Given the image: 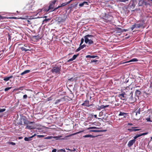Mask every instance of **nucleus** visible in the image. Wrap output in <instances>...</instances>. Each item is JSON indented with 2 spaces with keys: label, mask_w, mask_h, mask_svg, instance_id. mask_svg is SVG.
<instances>
[{
  "label": "nucleus",
  "mask_w": 152,
  "mask_h": 152,
  "mask_svg": "<svg viewBox=\"0 0 152 152\" xmlns=\"http://www.w3.org/2000/svg\"><path fill=\"white\" fill-rule=\"evenodd\" d=\"M98 57L97 56H91L90 55H88L86 56V58H94Z\"/></svg>",
  "instance_id": "dca6fc26"
},
{
  "label": "nucleus",
  "mask_w": 152,
  "mask_h": 152,
  "mask_svg": "<svg viewBox=\"0 0 152 152\" xmlns=\"http://www.w3.org/2000/svg\"><path fill=\"white\" fill-rule=\"evenodd\" d=\"M135 140L134 139L130 140L128 144V146L129 147H131L133 145L134 143H135Z\"/></svg>",
  "instance_id": "9d476101"
},
{
  "label": "nucleus",
  "mask_w": 152,
  "mask_h": 152,
  "mask_svg": "<svg viewBox=\"0 0 152 152\" xmlns=\"http://www.w3.org/2000/svg\"><path fill=\"white\" fill-rule=\"evenodd\" d=\"M12 88L11 87H8V88H5L4 89V91H6L8 90H10V89H11Z\"/></svg>",
  "instance_id": "c9c22d12"
},
{
  "label": "nucleus",
  "mask_w": 152,
  "mask_h": 152,
  "mask_svg": "<svg viewBox=\"0 0 152 152\" xmlns=\"http://www.w3.org/2000/svg\"><path fill=\"white\" fill-rule=\"evenodd\" d=\"M27 48H25L24 47H22L21 48H20V49H21L22 50V51H28V50H29L28 49H27Z\"/></svg>",
  "instance_id": "5701e85b"
},
{
  "label": "nucleus",
  "mask_w": 152,
  "mask_h": 152,
  "mask_svg": "<svg viewBox=\"0 0 152 152\" xmlns=\"http://www.w3.org/2000/svg\"><path fill=\"white\" fill-rule=\"evenodd\" d=\"M132 91H131L130 92V94H132L131 95L130 98H129V101H131V103H133L134 102V100H133V99H132Z\"/></svg>",
  "instance_id": "4be33fe9"
},
{
  "label": "nucleus",
  "mask_w": 152,
  "mask_h": 152,
  "mask_svg": "<svg viewBox=\"0 0 152 152\" xmlns=\"http://www.w3.org/2000/svg\"><path fill=\"white\" fill-rule=\"evenodd\" d=\"M85 39V42L86 43H88L89 45L93 44L94 42L93 41L94 37L93 35L87 34L84 37Z\"/></svg>",
  "instance_id": "f257e3e1"
},
{
  "label": "nucleus",
  "mask_w": 152,
  "mask_h": 152,
  "mask_svg": "<svg viewBox=\"0 0 152 152\" xmlns=\"http://www.w3.org/2000/svg\"><path fill=\"white\" fill-rule=\"evenodd\" d=\"M8 143L9 144H11L13 145H15V142H8Z\"/></svg>",
  "instance_id": "e433bc0d"
},
{
  "label": "nucleus",
  "mask_w": 152,
  "mask_h": 152,
  "mask_svg": "<svg viewBox=\"0 0 152 152\" xmlns=\"http://www.w3.org/2000/svg\"><path fill=\"white\" fill-rule=\"evenodd\" d=\"M91 115L92 116H93V114H92ZM94 117H95V118H97V115H94Z\"/></svg>",
  "instance_id": "052dcab7"
},
{
  "label": "nucleus",
  "mask_w": 152,
  "mask_h": 152,
  "mask_svg": "<svg viewBox=\"0 0 152 152\" xmlns=\"http://www.w3.org/2000/svg\"><path fill=\"white\" fill-rule=\"evenodd\" d=\"M30 72V70H26L22 72L20 74V75H23L25 74L29 73Z\"/></svg>",
  "instance_id": "6ab92c4d"
},
{
  "label": "nucleus",
  "mask_w": 152,
  "mask_h": 152,
  "mask_svg": "<svg viewBox=\"0 0 152 152\" xmlns=\"http://www.w3.org/2000/svg\"><path fill=\"white\" fill-rule=\"evenodd\" d=\"M143 26V24L140 23H139L138 24H136L135 23L132 26V27L131 28V31H132L134 28H139L140 27H142Z\"/></svg>",
  "instance_id": "423d86ee"
},
{
  "label": "nucleus",
  "mask_w": 152,
  "mask_h": 152,
  "mask_svg": "<svg viewBox=\"0 0 152 152\" xmlns=\"http://www.w3.org/2000/svg\"><path fill=\"white\" fill-rule=\"evenodd\" d=\"M24 46L25 47H28V48H30V47L27 44H25L24 45Z\"/></svg>",
  "instance_id": "a18cd8bd"
},
{
  "label": "nucleus",
  "mask_w": 152,
  "mask_h": 152,
  "mask_svg": "<svg viewBox=\"0 0 152 152\" xmlns=\"http://www.w3.org/2000/svg\"><path fill=\"white\" fill-rule=\"evenodd\" d=\"M81 132V131L78 132H77L76 133H74L73 135H75V134H78L80 133Z\"/></svg>",
  "instance_id": "bf43d9fd"
},
{
  "label": "nucleus",
  "mask_w": 152,
  "mask_h": 152,
  "mask_svg": "<svg viewBox=\"0 0 152 152\" xmlns=\"http://www.w3.org/2000/svg\"><path fill=\"white\" fill-rule=\"evenodd\" d=\"M140 129H135V128L133 129V131H137L140 130Z\"/></svg>",
  "instance_id": "09e8293b"
},
{
  "label": "nucleus",
  "mask_w": 152,
  "mask_h": 152,
  "mask_svg": "<svg viewBox=\"0 0 152 152\" xmlns=\"http://www.w3.org/2000/svg\"><path fill=\"white\" fill-rule=\"evenodd\" d=\"M35 135H32L31 136V137H25L24 138V140L25 141H29L31 140V138L33 137Z\"/></svg>",
  "instance_id": "4468645a"
},
{
  "label": "nucleus",
  "mask_w": 152,
  "mask_h": 152,
  "mask_svg": "<svg viewBox=\"0 0 152 152\" xmlns=\"http://www.w3.org/2000/svg\"><path fill=\"white\" fill-rule=\"evenodd\" d=\"M84 5V4L83 2L79 4V6L80 7H82Z\"/></svg>",
  "instance_id": "37998d69"
},
{
  "label": "nucleus",
  "mask_w": 152,
  "mask_h": 152,
  "mask_svg": "<svg viewBox=\"0 0 152 152\" xmlns=\"http://www.w3.org/2000/svg\"><path fill=\"white\" fill-rule=\"evenodd\" d=\"M148 115H149L148 117H149L151 118H152V111L148 113Z\"/></svg>",
  "instance_id": "bb28decb"
},
{
  "label": "nucleus",
  "mask_w": 152,
  "mask_h": 152,
  "mask_svg": "<svg viewBox=\"0 0 152 152\" xmlns=\"http://www.w3.org/2000/svg\"><path fill=\"white\" fill-rule=\"evenodd\" d=\"M83 137L86 138V137H91L93 138L95 137L94 136H93L91 134H87L85 135H84L83 136Z\"/></svg>",
  "instance_id": "aec40b11"
},
{
  "label": "nucleus",
  "mask_w": 152,
  "mask_h": 152,
  "mask_svg": "<svg viewBox=\"0 0 152 152\" xmlns=\"http://www.w3.org/2000/svg\"><path fill=\"white\" fill-rule=\"evenodd\" d=\"M56 2V0H54L50 2V4L48 7V10H45V11L46 12H50L56 10H57L55 9V8H54V5Z\"/></svg>",
  "instance_id": "7ed1b4c3"
},
{
  "label": "nucleus",
  "mask_w": 152,
  "mask_h": 152,
  "mask_svg": "<svg viewBox=\"0 0 152 152\" xmlns=\"http://www.w3.org/2000/svg\"><path fill=\"white\" fill-rule=\"evenodd\" d=\"M90 62L91 63L95 62V64H96V63L98 64L99 63V62L98 60L92 59V60H91Z\"/></svg>",
  "instance_id": "b1692460"
},
{
  "label": "nucleus",
  "mask_w": 152,
  "mask_h": 152,
  "mask_svg": "<svg viewBox=\"0 0 152 152\" xmlns=\"http://www.w3.org/2000/svg\"><path fill=\"white\" fill-rule=\"evenodd\" d=\"M79 54H77V55H74L73 56L72 58L74 60L78 56Z\"/></svg>",
  "instance_id": "a878e982"
},
{
  "label": "nucleus",
  "mask_w": 152,
  "mask_h": 152,
  "mask_svg": "<svg viewBox=\"0 0 152 152\" xmlns=\"http://www.w3.org/2000/svg\"><path fill=\"white\" fill-rule=\"evenodd\" d=\"M82 105L83 106H85L87 107H89L93 105L92 104H90L88 100H86L85 101L84 103H83Z\"/></svg>",
  "instance_id": "0eeeda50"
},
{
  "label": "nucleus",
  "mask_w": 152,
  "mask_h": 152,
  "mask_svg": "<svg viewBox=\"0 0 152 152\" xmlns=\"http://www.w3.org/2000/svg\"><path fill=\"white\" fill-rule=\"evenodd\" d=\"M83 3H84V5H88V3L87 2L84 1V2H83Z\"/></svg>",
  "instance_id": "864d4df0"
},
{
  "label": "nucleus",
  "mask_w": 152,
  "mask_h": 152,
  "mask_svg": "<svg viewBox=\"0 0 152 152\" xmlns=\"http://www.w3.org/2000/svg\"><path fill=\"white\" fill-rule=\"evenodd\" d=\"M108 106H109V105L104 106V107H103V108H105L106 107H108Z\"/></svg>",
  "instance_id": "680f3d73"
},
{
  "label": "nucleus",
  "mask_w": 152,
  "mask_h": 152,
  "mask_svg": "<svg viewBox=\"0 0 152 152\" xmlns=\"http://www.w3.org/2000/svg\"><path fill=\"white\" fill-rule=\"evenodd\" d=\"M138 61V60L136 58H134L129 60V61L126 62L125 63H129L132 62H136Z\"/></svg>",
  "instance_id": "f3484780"
},
{
  "label": "nucleus",
  "mask_w": 152,
  "mask_h": 152,
  "mask_svg": "<svg viewBox=\"0 0 152 152\" xmlns=\"http://www.w3.org/2000/svg\"><path fill=\"white\" fill-rule=\"evenodd\" d=\"M30 124H27L26 129H34V126L32 125H30Z\"/></svg>",
  "instance_id": "ddd939ff"
},
{
  "label": "nucleus",
  "mask_w": 152,
  "mask_h": 152,
  "mask_svg": "<svg viewBox=\"0 0 152 152\" xmlns=\"http://www.w3.org/2000/svg\"><path fill=\"white\" fill-rule=\"evenodd\" d=\"M133 125L132 124H130V123H129L128 124V125Z\"/></svg>",
  "instance_id": "69168bd1"
},
{
  "label": "nucleus",
  "mask_w": 152,
  "mask_h": 152,
  "mask_svg": "<svg viewBox=\"0 0 152 152\" xmlns=\"http://www.w3.org/2000/svg\"><path fill=\"white\" fill-rule=\"evenodd\" d=\"M99 128H97L95 126H92V127H90L88 128V129H98Z\"/></svg>",
  "instance_id": "393cba45"
},
{
  "label": "nucleus",
  "mask_w": 152,
  "mask_h": 152,
  "mask_svg": "<svg viewBox=\"0 0 152 152\" xmlns=\"http://www.w3.org/2000/svg\"><path fill=\"white\" fill-rule=\"evenodd\" d=\"M61 69V65H56L51 69V72L53 74H60Z\"/></svg>",
  "instance_id": "f03ea898"
},
{
  "label": "nucleus",
  "mask_w": 152,
  "mask_h": 152,
  "mask_svg": "<svg viewBox=\"0 0 152 152\" xmlns=\"http://www.w3.org/2000/svg\"><path fill=\"white\" fill-rule=\"evenodd\" d=\"M12 75H11L9 77H5L4 78L3 80L5 81H8L10 79L12 78Z\"/></svg>",
  "instance_id": "9b49d317"
},
{
  "label": "nucleus",
  "mask_w": 152,
  "mask_h": 152,
  "mask_svg": "<svg viewBox=\"0 0 152 152\" xmlns=\"http://www.w3.org/2000/svg\"><path fill=\"white\" fill-rule=\"evenodd\" d=\"M5 18H6L5 17L0 15V20L4 19Z\"/></svg>",
  "instance_id": "c03bdc74"
},
{
  "label": "nucleus",
  "mask_w": 152,
  "mask_h": 152,
  "mask_svg": "<svg viewBox=\"0 0 152 152\" xmlns=\"http://www.w3.org/2000/svg\"><path fill=\"white\" fill-rule=\"evenodd\" d=\"M151 118H150L149 117H148V118H146V120L147 121V122H152V121L151 120Z\"/></svg>",
  "instance_id": "c756f323"
},
{
  "label": "nucleus",
  "mask_w": 152,
  "mask_h": 152,
  "mask_svg": "<svg viewBox=\"0 0 152 152\" xmlns=\"http://www.w3.org/2000/svg\"><path fill=\"white\" fill-rule=\"evenodd\" d=\"M151 139L152 140V137H151Z\"/></svg>",
  "instance_id": "774afa93"
},
{
  "label": "nucleus",
  "mask_w": 152,
  "mask_h": 152,
  "mask_svg": "<svg viewBox=\"0 0 152 152\" xmlns=\"http://www.w3.org/2000/svg\"><path fill=\"white\" fill-rule=\"evenodd\" d=\"M81 49L80 48V47H79L76 50V51L78 52L81 50Z\"/></svg>",
  "instance_id": "8fccbe9b"
},
{
  "label": "nucleus",
  "mask_w": 152,
  "mask_h": 152,
  "mask_svg": "<svg viewBox=\"0 0 152 152\" xmlns=\"http://www.w3.org/2000/svg\"><path fill=\"white\" fill-rule=\"evenodd\" d=\"M23 121L21 120V121L19 122V124L20 125H23L22 122Z\"/></svg>",
  "instance_id": "6e6d98bb"
},
{
  "label": "nucleus",
  "mask_w": 152,
  "mask_h": 152,
  "mask_svg": "<svg viewBox=\"0 0 152 152\" xmlns=\"http://www.w3.org/2000/svg\"><path fill=\"white\" fill-rule=\"evenodd\" d=\"M137 128V127H132V129H128V130L130 132H132L133 131V129H134Z\"/></svg>",
  "instance_id": "c85d7f7f"
},
{
  "label": "nucleus",
  "mask_w": 152,
  "mask_h": 152,
  "mask_svg": "<svg viewBox=\"0 0 152 152\" xmlns=\"http://www.w3.org/2000/svg\"><path fill=\"white\" fill-rule=\"evenodd\" d=\"M84 39H83V38H82L81 39V42H80V45H82L83 43V42H84Z\"/></svg>",
  "instance_id": "ea45409f"
},
{
  "label": "nucleus",
  "mask_w": 152,
  "mask_h": 152,
  "mask_svg": "<svg viewBox=\"0 0 152 152\" xmlns=\"http://www.w3.org/2000/svg\"><path fill=\"white\" fill-rule=\"evenodd\" d=\"M128 1V0H120L119 1L120 2H125L126 1Z\"/></svg>",
  "instance_id": "3c124183"
},
{
  "label": "nucleus",
  "mask_w": 152,
  "mask_h": 152,
  "mask_svg": "<svg viewBox=\"0 0 152 152\" xmlns=\"http://www.w3.org/2000/svg\"><path fill=\"white\" fill-rule=\"evenodd\" d=\"M108 106H109V105L104 106V107H103V108H105L106 107H108Z\"/></svg>",
  "instance_id": "e2e57ef3"
},
{
  "label": "nucleus",
  "mask_w": 152,
  "mask_h": 152,
  "mask_svg": "<svg viewBox=\"0 0 152 152\" xmlns=\"http://www.w3.org/2000/svg\"><path fill=\"white\" fill-rule=\"evenodd\" d=\"M27 95L26 94L24 95L23 96V98L24 99H26L27 98Z\"/></svg>",
  "instance_id": "de8ad7c7"
},
{
  "label": "nucleus",
  "mask_w": 152,
  "mask_h": 152,
  "mask_svg": "<svg viewBox=\"0 0 152 152\" xmlns=\"http://www.w3.org/2000/svg\"><path fill=\"white\" fill-rule=\"evenodd\" d=\"M104 105H102L101 106V107L102 108V109H103V107H104Z\"/></svg>",
  "instance_id": "0e129e2a"
},
{
  "label": "nucleus",
  "mask_w": 152,
  "mask_h": 152,
  "mask_svg": "<svg viewBox=\"0 0 152 152\" xmlns=\"http://www.w3.org/2000/svg\"><path fill=\"white\" fill-rule=\"evenodd\" d=\"M126 95V94L124 92L121 94H119L118 95V97H120L121 99L124 100H125L126 98V97L125 96Z\"/></svg>",
  "instance_id": "6e6552de"
},
{
  "label": "nucleus",
  "mask_w": 152,
  "mask_h": 152,
  "mask_svg": "<svg viewBox=\"0 0 152 152\" xmlns=\"http://www.w3.org/2000/svg\"><path fill=\"white\" fill-rule=\"evenodd\" d=\"M56 149H53L52 152H56Z\"/></svg>",
  "instance_id": "13d9d810"
},
{
  "label": "nucleus",
  "mask_w": 152,
  "mask_h": 152,
  "mask_svg": "<svg viewBox=\"0 0 152 152\" xmlns=\"http://www.w3.org/2000/svg\"><path fill=\"white\" fill-rule=\"evenodd\" d=\"M25 22L26 23H27V24H31V21H29V20H25Z\"/></svg>",
  "instance_id": "2f4dec72"
},
{
  "label": "nucleus",
  "mask_w": 152,
  "mask_h": 152,
  "mask_svg": "<svg viewBox=\"0 0 152 152\" xmlns=\"http://www.w3.org/2000/svg\"><path fill=\"white\" fill-rule=\"evenodd\" d=\"M52 136H48L45 138V139H51L52 138Z\"/></svg>",
  "instance_id": "72a5a7b5"
},
{
  "label": "nucleus",
  "mask_w": 152,
  "mask_h": 152,
  "mask_svg": "<svg viewBox=\"0 0 152 152\" xmlns=\"http://www.w3.org/2000/svg\"><path fill=\"white\" fill-rule=\"evenodd\" d=\"M61 151L62 152H66L65 149H61L58 150V152H60Z\"/></svg>",
  "instance_id": "58836bf2"
},
{
  "label": "nucleus",
  "mask_w": 152,
  "mask_h": 152,
  "mask_svg": "<svg viewBox=\"0 0 152 152\" xmlns=\"http://www.w3.org/2000/svg\"><path fill=\"white\" fill-rule=\"evenodd\" d=\"M78 4V2L75 3L74 4H73V6H72V7H76L77 6V5ZM71 5H73V4H71Z\"/></svg>",
  "instance_id": "473e14b6"
},
{
  "label": "nucleus",
  "mask_w": 152,
  "mask_h": 152,
  "mask_svg": "<svg viewBox=\"0 0 152 152\" xmlns=\"http://www.w3.org/2000/svg\"><path fill=\"white\" fill-rule=\"evenodd\" d=\"M37 137H38V138L44 137V135H37Z\"/></svg>",
  "instance_id": "a19ab883"
},
{
  "label": "nucleus",
  "mask_w": 152,
  "mask_h": 152,
  "mask_svg": "<svg viewBox=\"0 0 152 152\" xmlns=\"http://www.w3.org/2000/svg\"><path fill=\"white\" fill-rule=\"evenodd\" d=\"M44 17V18H46V17H47V16H45Z\"/></svg>",
  "instance_id": "338daca9"
},
{
  "label": "nucleus",
  "mask_w": 152,
  "mask_h": 152,
  "mask_svg": "<svg viewBox=\"0 0 152 152\" xmlns=\"http://www.w3.org/2000/svg\"><path fill=\"white\" fill-rule=\"evenodd\" d=\"M106 131V130H90V132H105Z\"/></svg>",
  "instance_id": "a211bd4d"
},
{
  "label": "nucleus",
  "mask_w": 152,
  "mask_h": 152,
  "mask_svg": "<svg viewBox=\"0 0 152 152\" xmlns=\"http://www.w3.org/2000/svg\"><path fill=\"white\" fill-rule=\"evenodd\" d=\"M57 20L59 22H63L65 21L64 19L63 18L61 17L60 16L58 17Z\"/></svg>",
  "instance_id": "f8f14e48"
},
{
  "label": "nucleus",
  "mask_w": 152,
  "mask_h": 152,
  "mask_svg": "<svg viewBox=\"0 0 152 152\" xmlns=\"http://www.w3.org/2000/svg\"><path fill=\"white\" fill-rule=\"evenodd\" d=\"M74 60L72 59V58L69 59L68 61H67L68 62H70V61H73Z\"/></svg>",
  "instance_id": "5fc2aeb1"
},
{
  "label": "nucleus",
  "mask_w": 152,
  "mask_h": 152,
  "mask_svg": "<svg viewBox=\"0 0 152 152\" xmlns=\"http://www.w3.org/2000/svg\"><path fill=\"white\" fill-rule=\"evenodd\" d=\"M21 120L23 121L24 124L26 125L28 124H34V121L30 122L26 119V118H22Z\"/></svg>",
  "instance_id": "39448f33"
},
{
  "label": "nucleus",
  "mask_w": 152,
  "mask_h": 152,
  "mask_svg": "<svg viewBox=\"0 0 152 152\" xmlns=\"http://www.w3.org/2000/svg\"><path fill=\"white\" fill-rule=\"evenodd\" d=\"M148 134V132H146V133H144L142 134H137L134 137V140H136V139L140 136L143 135H144L147 134Z\"/></svg>",
  "instance_id": "1a4fd4ad"
},
{
  "label": "nucleus",
  "mask_w": 152,
  "mask_h": 152,
  "mask_svg": "<svg viewBox=\"0 0 152 152\" xmlns=\"http://www.w3.org/2000/svg\"><path fill=\"white\" fill-rule=\"evenodd\" d=\"M68 80L70 81H73L74 80H75V81H76V80H75V79H73L72 77L70 78V79H68Z\"/></svg>",
  "instance_id": "7c9ffc66"
},
{
  "label": "nucleus",
  "mask_w": 152,
  "mask_h": 152,
  "mask_svg": "<svg viewBox=\"0 0 152 152\" xmlns=\"http://www.w3.org/2000/svg\"><path fill=\"white\" fill-rule=\"evenodd\" d=\"M50 20V18H48V19H45L43 21L44 22H45L46 23L48 21Z\"/></svg>",
  "instance_id": "79ce46f5"
},
{
  "label": "nucleus",
  "mask_w": 152,
  "mask_h": 152,
  "mask_svg": "<svg viewBox=\"0 0 152 152\" xmlns=\"http://www.w3.org/2000/svg\"><path fill=\"white\" fill-rule=\"evenodd\" d=\"M10 18H11V19H24L23 18L21 17L17 18V17H13Z\"/></svg>",
  "instance_id": "cd10ccee"
},
{
  "label": "nucleus",
  "mask_w": 152,
  "mask_h": 152,
  "mask_svg": "<svg viewBox=\"0 0 152 152\" xmlns=\"http://www.w3.org/2000/svg\"><path fill=\"white\" fill-rule=\"evenodd\" d=\"M86 45H80V48L82 49H83V48H84L85 47H86Z\"/></svg>",
  "instance_id": "4c0bfd02"
},
{
  "label": "nucleus",
  "mask_w": 152,
  "mask_h": 152,
  "mask_svg": "<svg viewBox=\"0 0 152 152\" xmlns=\"http://www.w3.org/2000/svg\"><path fill=\"white\" fill-rule=\"evenodd\" d=\"M104 21L106 23L110 22L113 19V17L109 15H106L103 18Z\"/></svg>",
  "instance_id": "20e7f679"
},
{
  "label": "nucleus",
  "mask_w": 152,
  "mask_h": 152,
  "mask_svg": "<svg viewBox=\"0 0 152 152\" xmlns=\"http://www.w3.org/2000/svg\"><path fill=\"white\" fill-rule=\"evenodd\" d=\"M150 87H152V81H151L150 84Z\"/></svg>",
  "instance_id": "4d7b16f0"
},
{
  "label": "nucleus",
  "mask_w": 152,
  "mask_h": 152,
  "mask_svg": "<svg viewBox=\"0 0 152 152\" xmlns=\"http://www.w3.org/2000/svg\"><path fill=\"white\" fill-rule=\"evenodd\" d=\"M72 136V135H68V136H66L65 137H64L63 138V139H67V138L69 137V136Z\"/></svg>",
  "instance_id": "49530a36"
},
{
  "label": "nucleus",
  "mask_w": 152,
  "mask_h": 152,
  "mask_svg": "<svg viewBox=\"0 0 152 152\" xmlns=\"http://www.w3.org/2000/svg\"><path fill=\"white\" fill-rule=\"evenodd\" d=\"M8 38L9 40H10V39L11 36H10V34H8Z\"/></svg>",
  "instance_id": "603ef678"
},
{
  "label": "nucleus",
  "mask_w": 152,
  "mask_h": 152,
  "mask_svg": "<svg viewBox=\"0 0 152 152\" xmlns=\"http://www.w3.org/2000/svg\"><path fill=\"white\" fill-rule=\"evenodd\" d=\"M127 113H123V112H120L118 115L119 116H124V117L125 118H126V115H127Z\"/></svg>",
  "instance_id": "2eb2a0df"
},
{
  "label": "nucleus",
  "mask_w": 152,
  "mask_h": 152,
  "mask_svg": "<svg viewBox=\"0 0 152 152\" xmlns=\"http://www.w3.org/2000/svg\"><path fill=\"white\" fill-rule=\"evenodd\" d=\"M6 110V109L5 108L0 109V113L4 112Z\"/></svg>",
  "instance_id": "f704fd0d"
},
{
  "label": "nucleus",
  "mask_w": 152,
  "mask_h": 152,
  "mask_svg": "<svg viewBox=\"0 0 152 152\" xmlns=\"http://www.w3.org/2000/svg\"><path fill=\"white\" fill-rule=\"evenodd\" d=\"M135 94L136 95L138 96L139 95H140L141 94V92L139 90H137L136 91H135Z\"/></svg>",
  "instance_id": "412c9836"
}]
</instances>
